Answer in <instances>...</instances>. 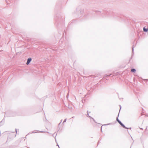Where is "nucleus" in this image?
Wrapping results in <instances>:
<instances>
[{
    "mask_svg": "<svg viewBox=\"0 0 148 148\" xmlns=\"http://www.w3.org/2000/svg\"><path fill=\"white\" fill-rule=\"evenodd\" d=\"M116 120L123 128L125 129H128V127H126L125 125L119 119L118 116L116 118Z\"/></svg>",
    "mask_w": 148,
    "mask_h": 148,
    "instance_id": "obj_1",
    "label": "nucleus"
},
{
    "mask_svg": "<svg viewBox=\"0 0 148 148\" xmlns=\"http://www.w3.org/2000/svg\"><path fill=\"white\" fill-rule=\"evenodd\" d=\"M32 60V59L31 58H28L27 60V61L26 63V64L27 65H28L30 62H31V60Z\"/></svg>",
    "mask_w": 148,
    "mask_h": 148,
    "instance_id": "obj_2",
    "label": "nucleus"
},
{
    "mask_svg": "<svg viewBox=\"0 0 148 148\" xmlns=\"http://www.w3.org/2000/svg\"><path fill=\"white\" fill-rule=\"evenodd\" d=\"M131 72L133 73H135L136 71V70L134 69H131Z\"/></svg>",
    "mask_w": 148,
    "mask_h": 148,
    "instance_id": "obj_3",
    "label": "nucleus"
},
{
    "mask_svg": "<svg viewBox=\"0 0 148 148\" xmlns=\"http://www.w3.org/2000/svg\"><path fill=\"white\" fill-rule=\"evenodd\" d=\"M111 75V74H110V75H105L104 76V77H103V79H106V76H110Z\"/></svg>",
    "mask_w": 148,
    "mask_h": 148,
    "instance_id": "obj_4",
    "label": "nucleus"
},
{
    "mask_svg": "<svg viewBox=\"0 0 148 148\" xmlns=\"http://www.w3.org/2000/svg\"><path fill=\"white\" fill-rule=\"evenodd\" d=\"M143 31L145 32H147L148 31L147 28H146L145 27L143 28Z\"/></svg>",
    "mask_w": 148,
    "mask_h": 148,
    "instance_id": "obj_5",
    "label": "nucleus"
},
{
    "mask_svg": "<svg viewBox=\"0 0 148 148\" xmlns=\"http://www.w3.org/2000/svg\"><path fill=\"white\" fill-rule=\"evenodd\" d=\"M43 132L42 131H38L37 132H36V131L35 130H34V131L32 133H35L36 132H41V133H42V132Z\"/></svg>",
    "mask_w": 148,
    "mask_h": 148,
    "instance_id": "obj_6",
    "label": "nucleus"
},
{
    "mask_svg": "<svg viewBox=\"0 0 148 148\" xmlns=\"http://www.w3.org/2000/svg\"><path fill=\"white\" fill-rule=\"evenodd\" d=\"M66 119L64 120V121H63V122L62 123V124H63L64 123L66 122Z\"/></svg>",
    "mask_w": 148,
    "mask_h": 148,
    "instance_id": "obj_7",
    "label": "nucleus"
},
{
    "mask_svg": "<svg viewBox=\"0 0 148 148\" xmlns=\"http://www.w3.org/2000/svg\"><path fill=\"white\" fill-rule=\"evenodd\" d=\"M134 45H133V46H132V53H133V51H134Z\"/></svg>",
    "mask_w": 148,
    "mask_h": 148,
    "instance_id": "obj_8",
    "label": "nucleus"
},
{
    "mask_svg": "<svg viewBox=\"0 0 148 148\" xmlns=\"http://www.w3.org/2000/svg\"><path fill=\"white\" fill-rule=\"evenodd\" d=\"M92 118V119L93 120V121H94V122H95V123H97L96 122V121H95V120H94V119L93 118Z\"/></svg>",
    "mask_w": 148,
    "mask_h": 148,
    "instance_id": "obj_9",
    "label": "nucleus"
},
{
    "mask_svg": "<svg viewBox=\"0 0 148 148\" xmlns=\"http://www.w3.org/2000/svg\"><path fill=\"white\" fill-rule=\"evenodd\" d=\"M89 77H91V76H90ZM92 77H94V76H93V75H92Z\"/></svg>",
    "mask_w": 148,
    "mask_h": 148,
    "instance_id": "obj_10",
    "label": "nucleus"
},
{
    "mask_svg": "<svg viewBox=\"0 0 148 148\" xmlns=\"http://www.w3.org/2000/svg\"><path fill=\"white\" fill-rule=\"evenodd\" d=\"M101 132H102V126H101Z\"/></svg>",
    "mask_w": 148,
    "mask_h": 148,
    "instance_id": "obj_11",
    "label": "nucleus"
},
{
    "mask_svg": "<svg viewBox=\"0 0 148 148\" xmlns=\"http://www.w3.org/2000/svg\"><path fill=\"white\" fill-rule=\"evenodd\" d=\"M15 131H16V133H17V130L16 129H15Z\"/></svg>",
    "mask_w": 148,
    "mask_h": 148,
    "instance_id": "obj_12",
    "label": "nucleus"
},
{
    "mask_svg": "<svg viewBox=\"0 0 148 148\" xmlns=\"http://www.w3.org/2000/svg\"><path fill=\"white\" fill-rule=\"evenodd\" d=\"M119 106H120V110L121 109V106L120 105H119Z\"/></svg>",
    "mask_w": 148,
    "mask_h": 148,
    "instance_id": "obj_13",
    "label": "nucleus"
},
{
    "mask_svg": "<svg viewBox=\"0 0 148 148\" xmlns=\"http://www.w3.org/2000/svg\"><path fill=\"white\" fill-rule=\"evenodd\" d=\"M87 115H88V114H88V111H87Z\"/></svg>",
    "mask_w": 148,
    "mask_h": 148,
    "instance_id": "obj_14",
    "label": "nucleus"
},
{
    "mask_svg": "<svg viewBox=\"0 0 148 148\" xmlns=\"http://www.w3.org/2000/svg\"><path fill=\"white\" fill-rule=\"evenodd\" d=\"M131 129V127H130V128H128V129Z\"/></svg>",
    "mask_w": 148,
    "mask_h": 148,
    "instance_id": "obj_15",
    "label": "nucleus"
},
{
    "mask_svg": "<svg viewBox=\"0 0 148 148\" xmlns=\"http://www.w3.org/2000/svg\"><path fill=\"white\" fill-rule=\"evenodd\" d=\"M68 95H69V93H68L67 94V96H66L67 97H68Z\"/></svg>",
    "mask_w": 148,
    "mask_h": 148,
    "instance_id": "obj_16",
    "label": "nucleus"
},
{
    "mask_svg": "<svg viewBox=\"0 0 148 148\" xmlns=\"http://www.w3.org/2000/svg\"><path fill=\"white\" fill-rule=\"evenodd\" d=\"M62 121V119L61 121H60V123H61Z\"/></svg>",
    "mask_w": 148,
    "mask_h": 148,
    "instance_id": "obj_17",
    "label": "nucleus"
},
{
    "mask_svg": "<svg viewBox=\"0 0 148 148\" xmlns=\"http://www.w3.org/2000/svg\"><path fill=\"white\" fill-rule=\"evenodd\" d=\"M57 145L58 146V147H59V146L58 143H57Z\"/></svg>",
    "mask_w": 148,
    "mask_h": 148,
    "instance_id": "obj_18",
    "label": "nucleus"
},
{
    "mask_svg": "<svg viewBox=\"0 0 148 148\" xmlns=\"http://www.w3.org/2000/svg\"><path fill=\"white\" fill-rule=\"evenodd\" d=\"M61 123H60L59 124H58V125H60V124H61Z\"/></svg>",
    "mask_w": 148,
    "mask_h": 148,
    "instance_id": "obj_19",
    "label": "nucleus"
},
{
    "mask_svg": "<svg viewBox=\"0 0 148 148\" xmlns=\"http://www.w3.org/2000/svg\"><path fill=\"white\" fill-rule=\"evenodd\" d=\"M55 139L56 141V137H55Z\"/></svg>",
    "mask_w": 148,
    "mask_h": 148,
    "instance_id": "obj_20",
    "label": "nucleus"
},
{
    "mask_svg": "<svg viewBox=\"0 0 148 148\" xmlns=\"http://www.w3.org/2000/svg\"><path fill=\"white\" fill-rule=\"evenodd\" d=\"M54 134L53 135V136L54 137Z\"/></svg>",
    "mask_w": 148,
    "mask_h": 148,
    "instance_id": "obj_21",
    "label": "nucleus"
},
{
    "mask_svg": "<svg viewBox=\"0 0 148 148\" xmlns=\"http://www.w3.org/2000/svg\"><path fill=\"white\" fill-rule=\"evenodd\" d=\"M88 117H90H90H90V116H88Z\"/></svg>",
    "mask_w": 148,
    "mask_h": 148,
    "instance_id": "obj_22",
    "label": "nucleus"
},
{
    "mask_svg": "<svg viewBox=\"0 0 148 148\" xmlns=\"http://www.w3.org/2000/svg\"><path fill=\"white\" fill-rule=\"evenodd\" d=\"M74 116H73V117H72V118H74Z\"/></svg>",
    "mask_w": 148,
    "mask_h": 148,
    "instance_id": "obj_23",
    "label": "nucleus"
},
{
    "mask_svg": "<svg viewBox=\"0 0 148 148\" xmlns=\"http://www.w3.org/2000/svg\"><path fill=\"white\" fill-rule=\"evenodd\" d=\"M83 102H84V101H83V100H82V102L83 103Z\"/></svg>",
    "mask_w": 148,
    "mask_h": 148,
    "instance_id": "obj_24",
    "label": "nucleus"
},
{
    "mask_svg": "<svg viewBox=\"0 0 148 148\" xmlns=\"http://www.w3.org/2000/svg\"><path fill=\"white\" fill-rule=\"evenodd\" d=\"M83 102H84V101H83V100H82V102L83 103Z\"/></svg>",
    "mask_w": 148,
    "mask_h": 148,
    "instance_id": "obj_25",
    "label": "nucleus"
},
{
    "mask_svg": "<svg viewBox=\"0 0 148 148\" xmlns=\"http://www.w3.org/2000/svg\"><path fill=\"white\" fill-rule=\"evenodd\" d=\"M99 143V141L98 142V143Z\"/></svg>",
    "mask_w": 148,
    "mask_h": 148,
    "instance_id": "obj_26",
    "label": "nucleus"
},
{
    "mask_svg": "<svg viewBox=\"0 0 148 148\" xmlns=\"http://www.w3.org/2000/svg\"><path fill=\"white\" fill-rule=\"evenodd\" d=\"M59 148H60V147H59Z\"/></svg>",
    "mask_w": 148,
    "mask_h": 148,
    "instance_id": "obj_27",
    "label": "nucleus"
},
{
    "mask_svg": "<svg viewBox=\"0 0 148 148\" xmlns=\"http://www.w3.org/2000/svg\"><path fill=\"white\" fill-rule=\"evenodd\" d=\"M1 123V122H0V123Z\"/></svg>",
    "mask_w": 148,
    "mask_h": 148,
    "instance_id": "obj_28",
    "label": "nucleus"
}]
</instances>
